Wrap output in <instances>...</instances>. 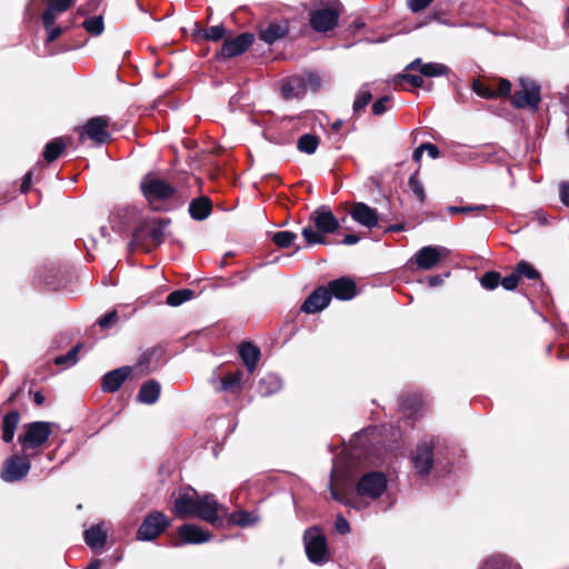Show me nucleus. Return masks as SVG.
<instances>
[{
	"mask_svg": "<svg viewBox=\"0 0 569 569\" xmlns=\"http://www.w3.org/2000/svg\"><path fill=\"white\" fill-rule=\"evenodd\" d=\"M226 29L222 24L212 26L208 29H201L197 27L193 32L194 37L202 36L206 40L209 41H219L224 37Z\"/></svg>",
	"mask_w": 569,
	"mask_h": 569,
	"instance_id": "c9c22d12",
	"label": "nucleus"
},
{
	"mask_svg": "<svg viewBox=\"0 0 569 569\" xmlns=\"http://www.w3.org/2000/svg\"><path fill=\"white\" fill-rule=\"evenodd\" d=\"M520 89L515 93L512 104L516 108H531L538 109L540 103V88L530 79H520Z\"/></svg>",
	"mask_w": 569,
	"mask_h": 569,
	"instance_id": "423d86ee",
	"label": "nucleus"
},
{
	"mask_svg": "<svg viewBox=\"0 0 569 569\" xmlns=\"http://www.w3.org/2000/svg\"><path fill=\"white\" fill-rule=\"evenodd\" d=\"M31 179H32V172L31 171H28L24 177H23V180H22V183H21V192L22 193H26L28 192L29 188H30V184H31Z\"/></svg>",
	"mask_w": 569,
	"mask_h": 569,
	"instance_id": "e2e57ef3",
	"label": "nucleus"
},
{
	"mask_svg": "<svg viewBox=\"0 0 569 569\" xmlns=\"http://www.w3.org/2000/svg\"><path fill=\"white\" fill-rule=\"evenodd\" d=\"M239 353L249 373H252L256 370L257 363L260 359L259 348L251 342H246L240 346Z\"/></svg>",
	"mask_w": 569,
	"mask_h": 569,
	"instance_id": "393cba45",
	"label": "nucleus"
},
{
	"mask_svg": "<svg viewBox=\"0 0 569 569\" xmlns=\"http://www.w3.org/2000/svg\"><path fill=\"white\" fill-rule=\"evenodd\" d=\"M243 372L237 370L226 375L221 380L220 389L232 393H238L242 390Z\"/></svg>",
	"mask_w": 569,
	"mask_h": 569,
	"instance_id": "7c9ffc66",
	"label": "nucleus"
},
{
	"mask_svg": "<svg viewBox=\"0 0 569 569\" xmlns=\"http://www.w3.org/2000/svg\"><path fill=\"white\" fill-rule=\"evenodd\" d=\"M281 93L287 100L302 97L306 93L303 78L296 76L282 80Z\"/></svg>",
	"mask_w": 569,
	"mask_h": 569,
	"instance_id": "412c9836",
	"label": "nucleus"
},
{
	"mask_svg": "<svg viewBox=\"0 0 569 569\" xmlns=\"http://www.w3.org/2000/svg\"><path fill=\"white\" fill-rule=\"evenodd\" d=\"M73 0H49V4L42 14V22L44 28L54 24L57 16L67 11L72 4Z\"/></svg>",
	"mask_w": 569,
	"mask_h": 569,
	"instance_id": "4be33fe9",
	"label": "nucleus"
},
{
	"mask_svg": "<svg viewBox=\"0 0 569 569\" xmlns=\"http://www.w3.org/2000/svg\"><path fill=\"white\" fill-rule=\"evenodd\" d=\"M411 461L416 472L425 477L429 475L433 466V442L423 440L419 443L411 456Z\"/></svg>",
	"mask_w": 569,
	"mask_h": 569,
	"instance_id": "9d476101",
	"label": "nucleus"
},
{
	"mask_svg": "<svg viewBox=\"0 0 569 569\" xmlns=\"http://www.w3.org/2000/svg\"><path fill=\"white\" fill-rule=\"evenodd\" d=\"M194 296V292L190 289H180L172 291L168 295L166 301L169 306L178 307L183 302L191 300Z\"/></svg>",
	"mask_w": 569,
	"mask_h": 569,
	"instance_id": "e433bc0d",
	"label": "nucleus"
},
{
	"mask_svg": "<svg viewBox=\"0 0 569 569\" xmlns=\"http://www.w3.org/2000/svg\"><path fill=\"white\" fill-rule=\"evenodd\" d=\"M511 91V83L507 79H501L498 83V89L496 92V97H508Z\"/></svg>",
	"mask_w": 569,
	"mask_h": 569,
	"instance_id": "13d9d810",
	"label": "nucleus"
},
{
	"mask_svg": "<svg viewBox=\"0 0 569 569\" xmlns=\"http://www.w3.org/2000/svg\"><path fill=\"white\" fill-rule=\"evenodd\" d=\"M408 184H409L411 191L418 197V199L420 201H425V199H426L425 189H423L422 183L418 179L417 173H413L410 176V178L408 180Z\"/></svg>",
	"mask_w": 569,
	"mask_h": 569,
	"instance_id": "49530a36",
	"label": "nucleus"
},
{
	"mask_svg": "<svg viewBox=\"0 0 569 569\" xmlns=\"http://www.w3.org/2000/svg\"><path fill=\"white\" fill-rule=\"evenodd\" d=\"M288 33L287 23H270L267 28L260 31V38L268 44L282 39Z\"/></svg>",
	"mask_w": 569,
	"mask_h": 569,
	"instance_id": "c85d7f7f",
	"label": "nucleus"
},
{
	"mask_svg": "<svg viewBox=\"0 0 569 569\" xmlns=\"http://www.w3.org/2000/svg\"><path fill=\"white\" fill-rule=\"evenodd\" d=\"M397 78L400 80L408 81L415 88L422 87V84H423V79H422L421 74L418 76V74L406 73V74H399Z\"/></svg>",
	"mask_w": 569,
	"mask_h": 569,
	"instance_id": "5fc2aeb1",
	"label": "nucleus"
},
{
	"mask_svg": "<svg viewBox=\"0 0 569 569\" xmlns=\"http://www.w3.org/2000/svg\"><path fill=\"white\" fill-rule=\"evenodd\" d=\"M331 301L328 288H317L303 302L301 310L306 313H316L323 310Z\"/></svg>",
	"mask_w": 569,
	"mask_h": 569,
	"instance_id": "f3484780",
	"label": "nucleus"
},
{
	"mask_svg": "<svg viewBox=\"0 0 569 569\" xmlns=\"http://www.w3.org/2000/svg\"><path fill=\"white\" fill-rule=\"evenodd\" d=\"M161 386L156 380L144 382L137 395V400L144 405H153L158 401Z\"/></svg>",
	"mask_w": 569,
	"mask_h": 569,
	"instance_id": "b1692460",
	"label": "nucleus"
},
{
	"mask_svg": "<svg viewBox=\"0 0 569 569\" xmlns=\"http://www.w3.org/2000/svg\"><path fill=\"white\" fill-rule=\"evenodd\" d=\"M173 511L181 519L197 517L213 525L218 521L219 513H224L227 510L213 495L207 493L199 497L198 492L191 489L177 497Z\"/></svg>",
	"mask_w": 569,
	"mask_h": 569,
	"instance_id": "f257e3e1",
	"label": "nucleus"
},
{
	"mask_svg": "<svg viewBox=\"0 0 569 569\" xmlns=\"http://www.w3.org/2000/svg\"><path fill=\"white\" fill-rule=\"evenodd\" d=\"M68 141L69 139L59 137L48 142L43 152L44 160L52 162L58 159L62 151L66 149Z\"/></svg>",
	"mask_w": 569,
	"mask_h": 569,
	"instance_id": "2f4dec72",
	"label": "nucleus"
},
{
	"mask_svg": "<svg viewBox=\"0 0 569 569\" xmlns=\"http://www.w3.org/2000/svg\"><path fill=\"white\" fill-rule=\"evenodd\" d=\"M19 422L20 413L17 410H12L4 415L2 419V440L4 442L8 443L13 440Z\"/></svg>",
	"mask_w": 569,
	"mask_h": 569,
	"instance_id": "bb28decb",
	"label": "nucleus"
},
{
	"mask_svg": "<svg viewBox=\"0 0 569 569\" xmlns=\"http://www.w3.org/2000/svg\"><path fill=\"white\" fill-rule=\"evenodd\" d=\"M480 282L483 288H486L488 290H492L499 286L500 276L498 272L488 271L481 277Z\"/></svg>",
	"mask_w": 569,
	"mask_h": 569,
	"instance_id": "c03bdc74",
	"label": "nucleus"
},
{
	"mask_svg": "<svg viewBox=\"0 0 569 569\" xmlns=\"http://www.w3.org/2000/svg\"><path fill=\"white\" fill-rule=\"evenodd\" d=\"M390 97L383 96L373 102L371 109L375 116H381L389 109Z\"/></svg>",
	"mask_w": 569,
	"mask_h": 569,
	"instance_id": "8fccbe9b",
	"label": "nucleus"
},
{
	"mask_svg": "<svg viewBox=\"0 0 569 569\" xmlns=\"http://www.w3.org/2000/svg\"><path fill=\"white\" fill-rule=\"evenodd\" d=\"M423 153L422 144L415 149L412 158L415 161L419 162Z\"/></svg>",
	"mask_w": 569,
	"mask_h": 569,
	"instance_id": "338daca9",
	"label": "nucleus"
},
{
	"mask_svg": "<svg viewBox=\"0 0 569 569\" xmlns=\"http://www.w3.org/2000/svg\"><path fill=\"white\" fill-rule=\"evenodd\" d=\"M51 435V423L36 421L26 426L24 435L19 437L23 449H34L47 442Z\"/></svg>",
	"mask_w": 569,
	"mask_h": 569,
	"instance_id": "39448f33",
	"label": "nucleus"
},
{
	"mask_svg": "<svg viewBox=\"0 0 569 569\" xmlns=\"http://www.w3.org/2000/svg\"><path fill=\"white\" fill-rule=\"evenodd\" d=\"M349 213L353 221L370 230L379 224L378 211L365 202H355Z\"/></svg>",
	"mask_w": 569,
	"mask_h": 569,
	"instance_id": "4468645a",
	"label": "nucleus"
},
{
	"mask_svg": "<svg viewBox=\"0 0 569 569\" xmlns=\"http://www.w3.org/2000/svg\"><path fill=\"white\" fill-rule=\"evenodd\" d=\"M301 233L309 246L326 243V238L311 227H305Z\"/></svg>",
	"mask_w": 569,
	"mask_h": 569,
	"instance_id": "37998d69",
	"label": "nucleus"
},
{
	"mask_svg": "<svg viewBox=\"0 0 569 569\" xmlns=\"http://www.w3.org/2000/svg\"><path fill=\"white\" fill-rule=\"evenodd\" d=\"M82 349V345L72 347L66 355L59 356L54 359V363L58 366L70 367L77 363L78 353Z\"/></svg>",
	"mask_w": 569,
	"mask_h": 569,
	"instance_id": "58836bf2",
	"label": "nucleus"
},
{
	"mask_svg": "<svg viewBox=\"0 0 569 569\" xmlns=\"http://www.w3.org/2000/svg\"><path fill=\"white\" fill-rule=\"evenodd\" d=\"M335 528L341 535H346L350 531V526H349L348 520L341 515L337 516L336 521H335Z\"/></svg>",
	"mask_w": 569,
	"mask_h": 569,
	"instance_id": "4d7b16f0",
	"label": "nucleus"
},
{
	"mask_svg": "<svg viewBox=\"0 0 569 569\" xmlns=\"http://www.w3.org/2000/svg\"><path fill=\"white\" fill-rule=\"evenodd\" d=\"M303 78L305 89L311 91H318L321 86V78L318 73L310 72L306 74Z\"/></svg>",
	"mask_w": 569,
	"mask_h": 569,
	"instance_id": "09e8293b",
	"label": "nucleus"
},
{
	"mask_svg": "<svg viewBox=\"0 0 569 569\" xmlns=\"http://www.w3.org/2000/svg\"><path fill=\"white\" fill-rule=\"evenodd\" d=\"M480 569H521V567L507 555L493 553L483 560Z\"/></svg>",
	"mask_w": 569,
	"mask_h": 569,
	"instance_id": "5701e85b",
	"label": "nucleus"
},
{
	"mask_svg": "<svg viewBox=\"0 0 569 569\" xmlns=\"http://www.w3.org/2000/svg\"><path fill=\"white\" fill-rule=\"evenodd\" d=\"M487 208L488 207L486 204L461 206V207L450 206L447 208V211L450 214H457V213H469V212H473V211H485V210H487Z\"/></svg>",
	"mask_w": 569,
	"mask_h": 569,
	"instance_id": "de8ad7c7",
	"label": "nucleus"
},
{
	"mask_svg": "<svg viewBox=\"0 0 569 569\" xmlns=\"http://www.w3.org/2000/svg\"><path fill=\"white\" fill-rule=\"evenodd\" d=\"M518 273V277H526L530 280H536L540 278V273L536 270L529 262L520 261L515 270Z\"/></svg>",
	"mask_w": 569,
	"mask_h": 569,
	"instance_id": "79ce46f5",
	"label": "nucleus"
},
{
	"mask_svg": "<svg viewBox=\"0 0 569 569\" xmlns=\"http://www.w3.org/2000/svg\"><path fill=\"white\" fill-rule=\"evenodd\" d=\"M422 149H423V151H427L428 156L432 159H436L439 156V149L436 144L423 143Z\"/></svg>",
	"mask_w": 569,
	"mask_h": 569,
	"instance_id": "052dcab7",
	"label": "nucleus"
},
{
	"mask_svg": "<svg viewBox=\"0 0 569 569\" xmlns=\"http://www.w3.org/2000/svg\"><path fill=\"white\" fill-rule=\"evenodd\" d=\"M448 252L447 248L440 246L422 247L415 254L417 267L421 270H430L436 267Z\"/></svg>",
	"mask_w": 569,
	"mask_h": 569,
	"instance_id": "9b49d317",
	"label": "nucleus"
},
{
	"mask_svg": "<svg viewBox=\"0 0 569 569\" xmlns=\"http://www.w3.org/2000/svg\"><path fill=\"white\" fill-rule=\"evenodd\" d=\"M132 372V368L129 366H123L107 372L102 377L101 389L103 392H116L120 389L123 382L128 379L130 373Z\"/></svg>",
	"mask_w": 569,
	"mask_h": 569,
	"instance_id": "dca6fc26",
	"label": "nucleus"
},
{
	"mask_svg": "<svg viewBox=\"0 0 569 569\" xmlns=\"http://www.w3.org/2000/svg\"><path fill=\"white\" fill-rule=\"evenodd\" d=\"M311 219L317 229L325 233H332L340 227L333 213L325 208L315 210L311 214Z\"/></svg>",
	"mask_w": 569,
	"mask_h": 569,
	"instance_id": "a211bd4d",
	"label": "nucleus"
},
{
	"mask_svg": "<svg viewBox=\"0 0 569 569\" xmlns=\"http://www.w3.org/2000/svg\"><path fill=\"white\" fill-rule=\"evenodd\" d=\"M518 281H519L518 273L516 271H513L511 274H509V276L505 277L502 280H500V283L506 290H513V289H516Z\"/></svg>",
	"mask_w": 569,
	"mask_h": 569,
	"instance_id": "864d4df0",
	"label": "nucleus"
},
{
	"mask_svg": "<svg viewBox=\"0 0 569 569\" xmlns=\"http://www.w3.org/2000/svg\"><path fill=\"white\" fill-rule=\"evenodd\" d=\"M83 28L87 32L92 36H99L103 31V20L102 17H91L86 19L82 23Z\"/></svg>",
	"mask_w": 569,
	"mask_h": 569,
	"instance_id": "ea45409f",
	"label": "nucleus"
},
{
	"mask_svg": "<svg viewBox=\"0 0 569 569\" xmlns=\"http://www.w3.org/2000/svg\"><path fill=\"white\" fill-rule=\"evenodd\" d=\"M560 200L566 207H569V181L560 184Z\"/></svg>",
	"mask_w": 569,
	"mask_h": 569,
	"instance_id": "bf43d9fd",
	"label": "nucleus"
},
{
	"mask_svg": "<svg viewBox=\"0 0 569 569\" xmlns=\"http://www.w3.org/2000/svg\"><path fill=\"white\" fill-rule=\"evenodd\" d=\"M254 41V36L249 32L234 38L224 39L220 54L222 58H233L246 52Z\"/></svg>",
	"mask_w": 569,
	"mask_h": 569,
	"instance_id": "f8f14e48",
	"label": "nucleus"
},
{
	"mask_svg": "<svg viewBox=\"0 0 569 569\" xmlns=\"http://www.w3.org/2000/svg\"><path fill=\"white\" fill-rule=\"evenodd\" d=\"M296 233L291 231H278L273 233L272 240L279 248H288L296 240Z\"/></svg>",
	"mask_w": 569,
	"mask_h": 569,
	"instance_id": "a19ab883",
	"label": "nucleus"
},
{
	"mask_svg": "<svg viewBox=\"0 0 569 569\" xmlns=\"http://www.w3.org/2000/svg\"><path fill=\"white\" fill-rule=\"evenodd\" d=\"M339 11L333 8H321L312 12L310 24L318 32H327L338 24Z\"/></svg>",
	"mask_w": 569,
	"mask_h": 569,
	"instance_id": "ddd939ff",
	"label": "nucleus"
},
{
	"mask_svg": "<svg viewBox=\"0 0 569 569\" xmlns=\"http://www.w3.org/2000/svg\"><path fill=\"white\" fill-rule=\"evenodd\" d=\"M118 321V312L117 310H112L110 312H108L107 315H104L103 317L99 318L98 320V325L102 328V329H109L111 327H113Z\"/></svg>",
	"mask_w": 569,
	"mask_h": 569,
	"instance_id": "3c124183",
	"label": "nucleus"
},
{
	"mask_svg": "<svg viewBox=\"0 0 569 569\" xmlns=\"http://www.w3.org/2000/svg\"><path fill=\"white\" fill-rule=\"evenodd\" d=\"M84 541L91 549H101L107 541V533L102 525L91 526L84 531Z\"/></svg>",
	"mask_w": 569,
	"mask_h": 569,
	"instance_id": "cd10ccee",
	"label": "nucleus"
},
{
	"mask_svg": "<svg viewBox=\"0 0 569 569\" xmlns=\"http://www.w3.org/2000/svg\"><path fill=\"white\" fill-rule=\"evenodd\" d=\"M141 190L149 202L167 200L174 193L172 186L152 176H147L142 179Z\"/></svg>",
	"mask_w": 569,
	"mask_h": 569,
	"instance_id": "6e6552de",
	"label": "nucleus"
},
{
	"mask_svg": "<svg viewBox=\"0 0 569 569\" xmlns=\"http://www.w3.org/2000/svg\"><path fill=\"white\" fill-rule=\"evenodd\" d=\"M472 90L481 98L485 99H493L496 98V92L491 88L487 87L480 80L472 81Z\"/></svg>",
	"mask_w": 569,
	"mask_h": 569,
	"instance_id": "a18cd8bd",
	"label": "nucleus"
},
{
	"mask_svg": "<svg viewBox=\"0 0 569 569\" xmlns=\"http://www.w3.org/2000/svg\"><path fill=\"white\" fill-rule=\"evenodd\" d=\"M46 29L48 31L47 40L49 42L56 40L62 33V28L61 27L51 26V27L46 28Z\"/></svg>",
	"mask_w": 569,
	"mask_h": 569,
	"instance_id": "680f3d73",
	"label": "nucleus"
},
{
	"mask_svg": "<svg viewBox=\"0 0 569 569\" xmlns=\"http://www.w3.org/2000/svg\"><path fill=\"white\" fill-rule=\"evenodd\" d=\"M229 521L239 527H249L256 525L259 521V517L254 512L240 510L232 512Z\"/></svg>",
	"mask_w": 569,
	"mask_h": 569,
	"instance_id": "473e14b6",
	"label": "nucleus"
},
{
	"mask_svg": "<svg viewBox=\"0 0 569 569\" xmlns=\"http://www.w3.org/2000/svg\"><path fill=\"white\" fill-rule=\"evenodd\" d=\"M432 0H407V6L411 12L417 13L426 9Z\"/></svg>",
	"mask_w": 569,
	"mask_h": 569,
	"instance_id": "603ef678",
	"label": "nucleus"
},
{
	"mask_svg": "<svg viewBox=\"0 0 569 569\" xmlns=\"http://www.w3.org/2000/svg\"><path fill=\"white\" fill-rule=\"evenodd\" d=\"M170 221L166 219H159L152 222L149 229V238L154 244H160L164 240L166 229L169 226Z\"/></svg>",
	"mask_w": 569,
	"mask_h": 569,
	"instance_id": "72a5a7b5",
	"label": "nucleus"
},
{
	"mask_svg": "<svg viewBox=\"0 0 569 569\" xmlns=\"http://www.w3.org/2000/svg\"><path fill=\"white\" fill-rule=\"evenodd\" d=\"M282 388V381L279 376L274 373H268L259 380L258 392L262 397L271 396Z\"/></svg>",
	"mask_w": 569,
	"mask_h": 569,
	"instance_id": "a878e982",
	"label": "nucleus"
},
{
	"mask_svg": "<svg viewBox=\"0 0 569 569\" xmlns=\"http://www.w3.org/2000/svg\"><path fill=\"white\" fill-rule=\"evenodd\" d=\"M31 462L27 457L13 455L4 462L1 470V479L6 482L22 480L30 471Z\"/></svg>",
	"mask_w": 569,
	"mask_h": 569,
	"instance_id": "0eeeda50",
	"label": "nucleus"
},
{
	"mask_svg": "<svg viewBox=\"0 0 569 569\" xmlns=\"http://www.w3.org/2000/svg\"><path fill=\"white\" fill-rule=\"evenodd\" d=\"M371 98H372V93L369 89V86L368 84L362 86L356 96V99L353 102V111L357 113V112H360L361 110H363L368 106V103L371 101Z\"/></svg>",
	"mask_w": 569,
	"mask_h": 569,
	"instance_id": "4c0bfd02",
	"label": "nucleus"
},
{
	"mask_svg": "<svg viewBox=\"0 0 569 569\" xmlns=\"http://www.w3.org/2000/svg\"><path fill=\"white\" fill-rule=\"evenodd\" d=\"M407 70H419L421 76L425 77H440L446 76L449 71V68L442 63L438 62H428L423 63L421 59H415L412 62H410L407 68Z\"/></svg>",
	"mask_w": 569,
	"mask_h": 569,
	"instance_id": "aec40b11",
	"label": "nucleus"
},
{
	"mask_svg": "<svg viewBox=\"0 0 569 569\" xmlns=\"http://www.w3.org/2000/svg\"><path fill=\"white\" fill-rule=\"evenodd\" d=\"M330 493L335 500H337L346 506H353L351 499L346 493H341L337 489L333 488L332 482L330 483Z\"/></svg>",
	"mask_w": 569,
	"mask_h": 569,
	"instance_id": "6e6d98bb",
	"label": "nucleus"
},
{
	"mask_svg": "<svg viewBox=\"0 0 569 569\" xmlns=\"http://www.w3.org/2000/svg\"><path fill=\"white\" fill-rule=\"evenodd\" d=\"M387 483L382 472H367L358 481L357 493L362 498L377 499L386 491Z\"/></svg>",
	"mask_w": 569,
	"mask_h": 569,
	"instance_id": "7ed1b4c3",
	"label": "nucleus"
},
{
	"mask_svg": "<svg viewBox=\"0 0 569 569\" xmlns=\"http://www.w3.org/2000/svg\"><path fill=\"white\" fill-rule=\"evenodd\" d=\"M319 146V139L315 134L305 133L302 134L297 142V148L299 151L313 154Z\"/></svg>",
	"mask_w": 569,
	"mask_h": 569,
	"instance_id": "f704fd0d",
	"label": "nucleus"
},
{
	"mask_svg": "<svg viewBox=\"0 0 569 569\" xmlns=\"http://www.w3.org/2000/svg\"><path fill=\"white\" fill-rule=\"evenodd\" d=\"M360 240V237L357 234H346L342 239V243L346 246H352L358 243Z\"/></svg>",
	"mask_w": 569,
	"mask_h": 569,
	"instance_id": "69168bd1",
	"label": "nucleus"
},
{
	"mask_svg": "<svg viewBox=\"0 0 569 569\" xmlns=\"http://www.w3.org/2000/svg\"><path fill=\"white\" fill-rule=\"evenodd\" d=\"M211 212V202L202 197L194 199L189 204V213L194 220H204Z\"/></svg>",
	"mask_w": 569,
	"mask_h": 569,
	"instance_id": "c756f323",
	"label": "nucleus"
},
{
	"mask_svg": "<svg viewBox=\"0 0 569 569\" xmlns=\"http://www.w3.org/2000/svg\"><path fill=\"white\" fill-rule=\"evenodd\" d=\"M303 545L310 562L321 566L330 560L327 539L318 527H311L305 531Z\"/></svg>",
	"mask_w": 569,
	"mask_h": 569,
	"instance_id": "f03ea898",
	"label": "nucleus"
},
{
	"mask_svg": "<svg viewBox=\"0 0 569 569\" xmlns=\"http://www.w3.org/2000/svg\"><path fill=\"white\" fill-rule=\"evenodd\" d=\"M34 402L41 406L44 402V397L40 392L34 393Z\"/></svg>",
	"mask_w": 569,
	"mask_h": 569,
	"instance_id": "774afa93",
	"label": "nucleus"
},
{
	"mask_svg": "<svg viewBox=\"0 0 569 569\" xmlns=\"http://www.w3.org/2000/svg\"><path fill=\"white\" fill-rule=\"evenodd\" d=\"M427 282H428V286L431 288L438 287L443 282V277L439 276V274L430 276L427 278Z\"/></svg>",
	"mask_w": 569,
	"mask_h": 569,
	"instance_id": "0e129e2a",
	"label": "nucleus"
},
{
	"mask_svg": "<svg viewBox=\"0 0 569 569\" xmlns=\"http://www.w3.org/2000/svg\"><path fill=\"white\" fill-rule=\"evenodd\" d=\"M170 526L168 517L160 512L149 513L137 531V539L140 541H152Z\"/></svg>",
	"mask_w": 569,
	"mask_h": 569,
	"instance_id": "20e7f679",
	"label": "nucleus"
},
{
	"mask_svg": "<svg viewBox=\"0 0 569 569\" xmlns=\"http://www.w3.org/2000/svg\"><path fill=\"white\" fill-rule=\"evenodd\" d=\"M328 290L331 297L335 296L340 300H350L356 296V283L351 279L342 277L330 281Z\"/></svg>",
	"mask_w": 569,
	"mask_h": 569,
	"instance_id": "6ab92c4d",
	"label": "nucleus"
},
{
	"mask_svg": "<svg viewBox=\"0 0 569 569\" xmlns=\"http://www.w3.org/2000/svg\"><path fill=\"white\" fill-rule=\"evenodd\" d=\"M108 126L109 119L106 117H93L89 119L79 132L80 142H83L87 136L97 144L106 143L110 139V134L107 131Z\"/></svg>",
	"mask_w": 569,
	"mask_h": 569,
	"instance_id": "1a4fd4ad",
	"label": "nucleus"
},
{
	"mask_svg": "<svg viewBox=\"0 0 569 569\" xmlns=\"http://www.w3.org/2000/svg\"><path fill=\"white\" fill-rule=\"evenodd\" d=\"M178 533L181 541L177 542L176 546L200 545L203 542H208L212 539V535L209 531L192 523H187L179 527Z\"/></svg>",
	"mask_w": 569,
	"mask_h": 569,
	"instance_id": "2eb2a0df",
	"label": "nucleus"
}]
</instances>
